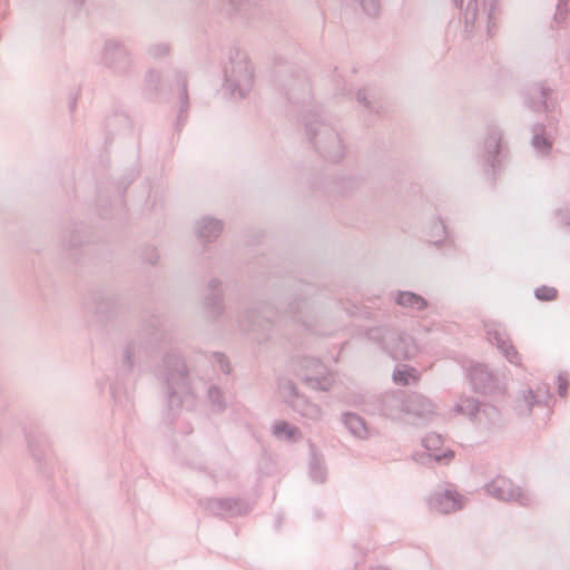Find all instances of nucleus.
Masks as SVG:
<instances>
[{"mask_svg":"<svg viewBox=\"0 0 570 570\" xmlns=\"http://www.w3.org/2000/svg\"><path fill=\"white\" fill-rule=\"evenodd\" d=\"M222 283L219 279H212L208 283L209 293L205 296L204 306L208 317L216 320L224 313V299L220 289Z\"/></svg>","mask_w":570,"mask_h":570,"instance_id":"obj_17","label":"nucleus"},{"mask_svg":"<svg viewBox=\"0 0 570 570\" xmlns=\"http://www.w3.org/2000/svg\"><path fill=\"white\" fill-rule=\"evenodd\" d=\"M305 126L306 134L317 153L332 161L343 158L345 146L336 127L325 122L321 115L314 116Z\"/></svg>","mask_w":570,"mask_h":570,"instance_id":"obj_3","label":"nucleus"},{"mask_svg":"<svg viewBox=\"0 0 570 570\" xmlns=\"http://www.w3.org/2000/svg\"><path fill=\"white\" fill-rule=\"evenodd\" d=\"M559 385H558V393L560 396H564L568 389V382L566 379L562 377V375H559Z\"/></svg>","mask_w":570,"mask_h":570,"instance_id":"obj_48","label":"nucleus"},{"mask_svg":"<svg viewBox=\"0 0 570 570\" xmlns=\"http://www.w3.org/2000/svg\"><path fill=\"white\" fill-rule=\"evenodd\" d=\"M204 504L206 510L224 518L244 514L249 511V505L245 501L230 498H209L205 500Z\"/></svg>","mask_w":570,"mask_h":570,"instance_id":"obj_15","label":"nucleus"},{"mask_svg":"<svg viewBox=\"0 0 570 570\" xmlns=\"http://www.w3.org/2000/svg\"><path fill=\"white\" fill-rule=\"evenodd\" d=\"M305 126L306 134L317 153L332 161L343 158L345 146L336 127L325 122L321 115L314 116Z\"/></svg>","mask_w":570,"mask_h":570,"instance_id":"obj_2","label":"nucleus"},{"mask_svg":"<svg viewBox=\"0 0 570 570\" xmlns=\"http://www.w3.org/2000/svg\"><path fill=\"white\" fill-rule=\"evenodd\" d=\"M552 92V89L544 82L533 85L528 92L529 105L535 111H547L548 99Z\"/></svg>","mask_w":570,"mask_h":570,"instance_id":"obj_23","label":"nucleus"},{"mask_svg":"<svg viewBox=\"0 0 570 570\" xmlns=\"http://www.w3.org/2000/svg\"><path fill=\"white\" fill-rule=\"evenodd\" d=\"M552 137L547 132L543 125L537 124L533 126L532 147L542 156L548 155L552 148Z\"/></svg>","mask_w":570,"mask_h":570,"instance_id":"obj_26","label":"nucleus"},{"mask_svg":"<svg viewBox=\"0 0 570 570\" xmlns=\"http://www.w3.org/2000/svg\"><path fill=\"white\" fill-rule=\"evenodd\" d=\"M292 410L299 414L303 419L311 422H318L323 416L320 405L311 402L304 394L292 401Z\"/></svg>","mask_w":570,"mask_h":570,"instance_id":"obj_20","label":"nucleus"},{"mask_svg":"<svg viewBox=\"0 0 570 570\" xmlns=\"http://www.w3.org/2000/svg\"><path fill=\"white\" fill-rule=\"evenodd\" d=\"M146 85L149 89L156 90L160 81V73L155 70H150L145 78Z\"/></svg>","mask_w":570,"mask_h":570,"instance_id":"obj_42","label":"nucleus"},{"mask_svg":"<svg viewBox=\"0 0 570 570\" xmlns=\"http://www.w3.org/2000/svg\"><path fill=\"white\" fill-rule=\"evenodd\" d=\"M299 304H301V303H297L296 305L291 304V306H289V311H288V313H289L293 317L297 318L298 321H301V318L298 317V313H299Z\"/></svg>","mask_w":570,"mask_h":570,"instance_id":"obj_51","label":"nucleus"},{"mask_svg":"<svg viewBox=\"0 0 570 570\" xmlns=\"http://www.w3.org/2000/svg\"><path fill=\"white\" fill-rule=\"evenodd\" d=\"M405 392L390 391L373 396L364 403V411L371 415L400 421L405 415Z\"/></svg>","mask_w":570,"mask_h":570,"instance_id":"obj_8","label":"nucleus"},{"mask_svg":"<svg viewBox=\"0 0 570 570\" xmlns=\"http://www.w3.org/2000/svg\"><path fill=\"white\" fill-rule=\"evenodd\" d=\"M342 422L353 436L360 440H367L371 436L370 429L361 415L345 412L342 414Z\"/></svg>","mask_w":570,"mask_h":570,"instance_id":"obj_22","label":"nucleus"},{"mask_svg":"<svg viewBox=\"0 0 570 570\" xmlns=\"http://www.w3.org/2000/svg\"><path fill=\"white\" fill-rule=\"evenodd\" d=\"M476 423L487 430L494 429L501 424V414L495 406L482 403Z\"/></svg>","mask_w":570,"mask_h":570,"instance_id":"obj_27","label":"nucleus"},{"mask_svg":"<svg viewBox=\"0 0 570 570\" xmlns=\"http://www.w3.org/2000/svg\"><path fill=\"white\" fill-rule=\"evenodd\" d=\"M405 415L423 423L430 422L436 416L435 404L423 394L405 392Z\"/></svg>","mask_w":570,"mask_h":570,"instance_id":"obj_13","label":"nucleus"},{"mask_svg":"<svg viewBox=\"0 0 570 570\" xmlns=\"http://www.w3.org/2000/svg\"><path fill=\"white\" fill-rule=\"evenodd\" d=\"M268 314V306L266 304H262L258 307L243 311L238 315L237 322L243 331H254L256 325L261 326L259 320H267Z\"/></svg>","mask_w":570,"mask_h":570,"instance_id":"obj_19","label":"nucleus"},{"mask_svg":"<svg viewBox=\"0 0 570 570\" xmlns=\"http://www.w3.org/2000/svg\"><path fill=\"white\" fill-rule=\"evenodd\" d=\"M170 47L166 42H157L148 48V55L153 58H161L169 53Z\"/></svg>","mask_w":570,"mask_h":570,"instance_id":"obj_39","label":"nucleus"},{"mask_svg":"<svg viewBox=\"0 0 570 570\" xmlns=\"http://www.w3.org/2000/svg\"><path fill=\"white\" fill-rule=\"evenodd\" d=\"M393 299L399 306L411 311L420 312L429 306L428 301L423 296L410 291H397Z\"/></svg>","mask_w":570,"mask_h":570,"instance_id":"obj_24","label":"nucleus"},{"mask_svg":"<svg viewBox=\"0 0 570 570\" xmlns=\"http://www.w3.org/2000/svg\"><path fill=\"white\" fill-rule=\"evenodd\" d=\"M207 399L210 403L213 411L223 412L227 407V401L224 392L217 385H209L207 389Z\"/></svg>","mask_w":570,"mask_h":570,"instance_id":"obj_32","label":"nucleus"},{"mask_svg":"<svg viewBox=\"0 0 570 570\" xmlns=\"http://www.w3.org/2000/svg\"><path fill=\"white\" fill-rule=\"evenodd\" d=\"M146 351V346L141 340L130 341L122 352V367L126 372H130L136 363V360Z\"/></svg>","mask_w":570,"mask_h":570,"instance_id":"obj_25","label":"nucleus"},{"mask_svg":"<svg viewBox=\"0 0 570 570\" xmlns=\"http://www.w3.org/2000/svg\"><path fill=\"white\" fill-rule=\"evenodd\" d=\"M289 370L308 389L315 391L328 392L335 382L334 373L315 357H294L289 363Z\"/></svg>","mask_w":570,"mask_h":570,"instance_id":"obj_5","label":"nucleus"},{"mask_svg":"<svg viewBox=\"0 0 570 570\" xmlns=\"http://www.w3.org/2000/svg\"><path fill=\"white\" fill-rule=\"evenodd\" d=\"M459 8L464 31L468 35L484 28L491 36V21L494 17L495 0H453Z\"/></svg>","mask_w":570,"mask_h":570,"instance_id":"obj_6","label":"nucleus"},{"mask_svg":"<svg viewBox=\"0 0 570 570\" xmlns=\"http://www.w3.org/2000/svg\"><path fill=\"white\" fill-rule=\"evenodd\" d=\"M224 87L234 98L245 97L253 87V68L245 56L237 55L225 68Z\"/></svg>","mask_w":570,"mask_h":570,"instance_id":"obj_7","label":"nucleus"},{"mask_svg":"<svg viewBox=\"0 0 570 570\" xmlns=\"http://www.w3.org/2000/svg\"><path fill=\"white\" fill-rule=\"evenodd\" d=\"M16 425L14 417L0 405V444L10 439Z\"/></svg>","mask_w":570,"mask_h":570,"instance_id":"obj_31","label":"nucleus"},{"mask_svg":"<svg viewBox=\"0 0 570 570\" xmlns=\"http://www.w3.org/2000/svg\"><path fill=\"white\" fill-rule=\"evenodd\" d=\"M175 78H176L177 85L179 87V99H180V110L178 114V121H181L183 114L187 110V107H188L186 77L184 73L177 71V72H175Z\"/></svg>","mask_w":570,"mask_h":570,"instance_id":"obj_35","label":"nucleus"},{"mask_svg":"<svg viewBox=\"0 0 570 570\" xmlns=\"http://www.w3.org/2000/svg\"><path fill=\"white\" fill-rule=\"evenodd\" d=\"M484 328L487 332L488 341L495 345L497 348L501 352V354L514 365L521 364V357L513 344L511 343L508 334L505 333L504 327L494 322H489L484 324Z\"/></svg>","mask_w":570,"mask_h":570,"instance_id":"obj_12","label":"nucleus"},{"mask_svg":"<svg viewBox=\"0 0 570 570\" xmlns=\"http://www.w3.org/2000/svg\"><path fill=\"white\" fill-rule=\"evenodd\" d=\"M288 99H289V100H294V101H297V100H298V98H297V97H295L293 94H288Z\"/></svg>","mask_w":570,"mask_h":570,"instance_id":"obj_53","label":"nucleus"},{"mask_svg":"<svg viewBox=\"0 0 570 570\" xmlns=\"http://www.w3.org/2000/svg\"><path fill=\"white\" fill-rule=\"evenodd\" d=\"M484 491L488 495L503 502H514L521 507H531L537 502L533 493L523 490L505 476H497L487 484Z\"/></svg>","mask_w":570,"mask_h":570,"instance_id":"obj_9","label":"nucleus"},{"mask_svg":"<svg viewBox=\"0 0 570 570\" xmlns=\"http://www.w3.org/2000/svg\"><path fill=\"white\" fill-rule=\"evenodd\" d=\"M213 361L218 364L220 371L224 373L229 372V363L223 353L215 352L212 354Z\"/></svg>","mask_w":570,"mask_h":570,"instance_id":"obj_43","label":"nucleus"},{"mask_svg":"<svg viewBox=\"0 0 570 570\" xmlns=\"http://www.w3.org/2000/svg\"><path fill=\"white\" fill-rule=\"evenodd\" d=\"M278 389L284 402L289 406L292 405L293 400H296L303 395L298 392L296 384L291 380L279 381Z\"/></svg>","mask_w":570,"mask_h":570,"instance_id":"obj_34","label":"nucleus"},{"mask_svg":"<svg viewBox=\"0 0 570 570\" xmlns=\"http://www.w3.org/2000/svg\"><path fill=\"white\" fill-rule=\"evenodd\" d=\"M568 11V3L566 0H559L557 4V11L554 14V19L557 22H561L566 19V13Z\"/></svg>","mask_w":570,"mask_h":570,"instance_id":"obj_46","label":"nucleus"},{"mask_svg":"<svg viewBox=\"0 0 570 570\" xmlns=\"http://www.w3.org/2000/svg\"><path fill=\"white\" fill-rule=\"evenodd\" d=\"M436 234L434 237H441L446 235L445 226L442 222L435 225Z\"/></svg>","mask_w":570,"mask_h":570,"instance_id":"obj_49","label":"nucleus"},{"mask_svg":"<svg viewBox=\"0 0 570 570\" xmlns=\"http://www.w3.org/2000/svg\"><path fill=\"white\" fill-rule=\"evenodd\" d=\"M422 445L425 452L413 454V460L422 465H430L432 462L449 464L454 458V451L443 445V439L440 434H426L422 439Z\"/></svg>","mask_w":570,"mask_h":570,"instance_id":"obj_10","label":"nucleus"},{"mask_svg":"<svg viewBox=\"0 0 570 570\" xmlns=\"http://www.w3.org/2000/svg\"><path fill=\"white\" fill-rule=\"evenodd\" d=\"M156 375L163 383L167 406L173 416L185 403L193 402L200 385L178 346H171L165 352L156 367Z\"/></svg>","mask_w":570,"mask_h":570,"instance_id":"obj_1","label":"nucleus"},{"mask_svg":"<svg viewBox=\"0 0 570 570\" xmlns=\"http://www.w3.org/2000/svg\"><path fill=\"white\" fill-rule=\"evenodd\" d=\"M502 132L497 127H489L487 136L481 147V158L483 163L494 169L500 163L502 157Z\"/></svg>","mask_w":570,"mask_h":570,"instance_id":"obj_14","label":"nucleus"},{"mask_svg":"<svg viewBox=\"0 0 570 570\" xmlns=\"http://www.w3.org/2000/svg\"><path fill=\"white\" fill-rule=\"evenodd\" d=\"M557 289L550 286H541L534 291V295L540 301H552L557 297Z\"/></svg>","mask_w":570,"mask_h":570,"instance_id":"obj_41","label":"nucleus"},{"mask_svg":"<svg viewBox=\"0 0 570 570\" xmlns=\"http://www.w3.org/2000/svg\"><path fill=\"white\" fill-rule=\"evenodd\" d=\"M235 13L247 16L258 6L259 0H228Z\"/></svg>","mask_w":570,"mask_h":570,"instance_id":"obj_37","label":"nucleus"},{"mask_svg":"<svg viewBox=\"0 0 570 570\" xmlns=\"http://www.w3.org/2000/svg\"><path fill=\"white\" fill-rule=\"evenodd\" d=\"M469 379L475 391L484 393L491 386L492 373L487 365L475 363L469 367Z\"/></svg>","mask_w":570,"mask_h":570,"instance_id":"obj_21","label":"nucleus"},{"mask_svg":"<svg viewBox=\"0 0 570 570\" xmlns=\"http://www.w3.org/2000/svg\"><path fill=\"white\" fill-rule=\"evenodd\" d=\"M430 510L449 514L461 510L463 497L453 487L438 488L428 499Z\"/></svg>","mask_w":570,"mask_h":570,"instance_id":"obj_11","label":"nucleus"},{"mask_svg":"<svg viewBox=\"0 0 570 570\" xmlns=\"http://www.w3.org/2000/svg\"><path fill=\"white\" fill-rule=\"evenodd\" d=\"M356 100L372 112H380L382 108L381 102L366 89L356 92Z\"/></svg>","mask_w":570,"mask_h":570,"instance_id":"obj_36","label":"nucleus"},{"mask_svg":"<svg viewBox=\"0 0 570 570\" xmlns=\"http://www.w3.org/2000/svg\"><path fill=\"white\" fill-rule=\"evenodd\" d=\"M366 335L394 360H411L419 353V346L412 336L390 327H372Z\"/></svg>","mask_w":570,"mask_h":570,"instance_id":"obj_4","label":"nucleus"},{"mask_svg":"<svg viewBox=\"0 0 570 570\" xmlns=\"http://www.w3.org/2000/svg\"><path fill=\"white\" fill-rule=\"evenodd\" d=\"M560 220L566 224L570 225V212L569 210H562L559 213Z\"/></svg>","mask_w":570,"mask_h":570,"instance_id":"obj_50","label":"nucleus"},{"mask_svg":"<svg viewBox=\"0 0 570 570\" xmlns=\"http://www.w3.org/2000/svg\"><path fill=\"white\" fill-rule=\"evenodd\" d=\"M223 227L224 225L222 220L204 216L196 222L195 234L198 239L209 243L218 238L223 232Z\"/></svg>","mask_w":570,"mask_h":570,"instance_id":"obj_18","label":"nucleus"},{"mask_svg":"<svg viewBox=\"0 0 570 570\" xmlns=\"http://www.w3.org/2000/svg\"><path fill=\"white\" fill-rule=\"evenodd\" d=\"M111 394H112V397H114L116 404H120L126 410H130L131 402H130V400H129L127 394L125 395V401L124 402H122V396L120 394H118L116 386H111Z\"/></svg>","mask_w":570,"mask_h":570,"instance_id":"obj_45","label":"nucleus"},{"mask_svg":"<svg viewBox=\"0 0 570 570\" xmlns=\"http://www.w3.org/2000/svg\"><path fill=\"white\" fill-rule=\"evenodd\" d=\"M358 2L365 14L368 17L379 16L381 10L380 0H358Z\"/></svg>","mask_w":570,"mask_h":570,"instance_id":"obj_38","label":"nucleus"},{"mask_svg":"<svg viewBox=\"0 0 570 570\" xmlns=\"http://www.w3.org/2000/svg\"><path fill=\"white\" fill-rule=\"evenodd\" d=\"M273 434L282 441L295 442L301 439V430L286 421H278L273 426Z\"/></svg>","mask_w":570,"mask_h":570,"instance_id":"obj_28","label":"nucleus"},{"mask_svg":"<svg viewBox=\"0 0 570 570\" xmlns=\"http://www.w3.org/2000/svg\"><path fill=\"white\" fill-rule=\"evenodd\" d=\"M119 122L120 125L127 126L129 124V119L125 114H117L112 117L108 118L107 126L112 127L114 124Z\"/></svg>","mask_w":570,"mask_h":570,"instance_id":"obj_47","label":"nucleus"},{"mask_svg":"<svg viewBox=\"0 0 570 570\" xmlns=\"http://www.w3.org/2000/svg\"><path fill=\"white\" fill-rule=\"evenodd\" d=\"M417 377V371L409 365L397 366L393 372V381L401 385L414 383Z\"/></svg>","mask_w":570,"mask_h":570,"instance_id":"obj_33","label":"nucleus"},{"mask_svg":"<svg viewBox=\"0 0 570 570\" xmlns=\"http://www.w3.org/2000/svg\"><path fill=\"white\" fill-rule=\"evenodd\" d=\"M482 403H479L473 397H461L454 405V412L466 415L470 420L476 422Z\"/></svg>","mask_w":570,"mask_h":570,"instance_id":"obj_29","label":"nucleus"},{"mask_svg":"<svg viewBox=\"0 0 570 570\" xmlns=\"http://www.w3.org/2000/svg\"><path fill=\"white\" fill-rule=\"evenodd\" d=\"M523 402L527 406V412H530L532 406L540 404L542 401L539 399V395L534 394L532 390H529L528 393L523 395Z\"/></svg>","mask_w":570,"mask_h":570,"instance_id":"obj_44","label":"nucleus"},{"mask_svg":"<svg viewBox=\"0 0 570 570\" xmlns=\"http://www.w3.org/2000/svg\"><path fill=\"white\" fill-rule=\"evenodd\" d=\"M309 476L316 483H323L326 479V469L324 460L318 455L314 448L311 446Z\"/></svg>","mask_w":570,"mask_h":570,"instance_id":"obj_30","label":"nucleus"},{"mask_svg":"<svg viewBox=\"0 0 570 570\" xmlns=\"http://www.w3.org/2000/svg\"><path fill=\"white\" fill-rule=\"evenodd\" d=\"M26 441H27V446H28V451L30 452V454L37 461H40L42 459V452L40 450H38V446L40 445V440L35 435L28 434L26 436Z\"/></svg>","mask_w":570,"mask_h":570,"instance_id":"obj_40","label":"nucleus"},{"mask_svg":"<svg viewBox=\"0 0 570 570\" xmlns=\"http://www.w3.org/2000/svg\"><path fill=\"white\" fill-rule=\"evenodd\" d=\"M157 261H158V254L154 250V252H153V254H151V256H150V257H148V262H149L150 264H156V263H157Z\"/></svg>","mask_w":570,"mask_h":570,"instance_id":"obj_52","label":"nucleus"},{"mask_svg":"<svg viewBox=\"0 0 570 570\" xmlns=\"http://www.w3.org/2000/svg\"><path fill=\"white\" fill-rule=\"evenodd\" d=\"M101 60L109 68L122 70L128 62V52L120 41L109 39L105 42Z\"/></svg>","mask_w":570,"mask_h":570,"instance_id":"obj_16","label":"nucleus"}]
</instances>
